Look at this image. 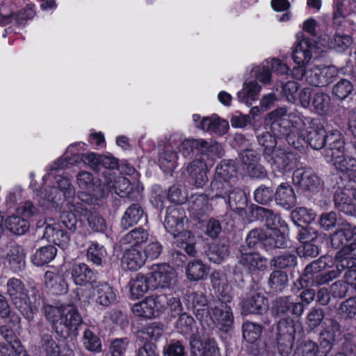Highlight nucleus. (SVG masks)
<instances>
[{
	"instance_id": "obj_49",
	"label": "nucleus",
	"mask_w": 356,
	"mask_h": 356,
	"mask_svg": "<svg viewBox=\"0 0 356 356\" xmlns=\"http://www.w3.org/2000/svg\"><path fill=\"white\" fill-rule=\"evenodd\" d=\"M205 144L203 139H186L179 146V151L184 158H191L195 152L200 154V147Z\"/></svg>"
},
{
	"instance_id": "obj_14",
	"label": "nucleus",
	"mask_w": 356,
	"mask_h": 356,
	"mask_svg": "<svg viewBox=\"0 0 356 356\" xmlns=\"http://www.w3.org/2000/svg\"><path fill=\"white\" fill-rule=\"evenodd\" d=\"M98 305L108 306L115 300V293L112 286L105 282H95L92 286V293L88 297Z\"/></svg>"
},
{
	"instance_id": "obj_36",
	"label": "nucleus",
	"mask_w": 356,
	"mask_h": 356,
	"mask_svg": "<svg viewBox=\"0 0 356 356\" xmlns=\"http://www.w3.org/2000/svg\"><path fill=\"white\" fill-rule=\"evenodd\" d=\"M227 204L232 211L238 213L243 211L248 205L245 193L239 188H232L228 193Z\"/></svg>"
},
{
	"instance_id": "obj_50",
	"label": "nucleus",
	"mask_w": 356,
	"mask_h": 356,
	"mask_svg": "<svg viewBox=\"0 0 356 356\" xmlns=\"http://www.w3.org/2000/svg\"><path fill=\"white\" fill-rule=\"evenodd\" d=\"M325 327L321 332L320 339L325 343V346H330L335 340L336 333L339 331V323L333 319H326Z\"/></svg>"
},
{
	"instance_id": "obj_16",
	"label": "nucleus",
	"mask_w": 356,
	"mask_h": 356,
	"mask_svg": "<svg viewBox=\"0 0 356 356\" xmlns=\"http://www.w3.org/2000/svg\"><path fill=\"white\" fill-rule=\"evenodd\" d=\"M316 51L315 42L309 39L303 38L293 50L292 58L298 65H305L310 61Z\"/></svg>"
},
{
	"instance_id": "obj_7",
	"label": "nucleus",
	"mask_w": 356,
	"mask_h": 356,
	"mask_svg": "<svg viewBox=\"0 0 356 356\" xmlns=\"http://www.w3.org/2000/svg\"><path fill=\"white\" fill-rule=\"evenodd\" d=\"M212 315L210 314L211 323L207 324L206 321H201L203 327L211 328L216 326L220 330L227 332L232 327L234 316L232 309L228 305L222 301H213L210 303Z\"/></svg>"
},
{
	"instance_id": "obj_6",
	"label": "nucleus",
	"mask_w": 356,
	"mask_h": 356,
	"mask_svg": "<svg viewBox=\"0 0 356 356\" xmlns=\"http://www.w3.org/2000/svg\"><path fill=\"white\" fill-rule=\"evenodd\" d=\"M350 72L351 70L347 67L338 68L334 65L323 67L315 66L307 70L306 81L312 86L325 87L332 83L339 75H346Z\"/></svg>"
},
{
	"instance_id": "obj_33",
	"label": "nucleus",
	"mask_w": 356,
	"mask_h": 356,
	"mask_svg": "<svg viewBox=\"0 0 356 356\" xmlns=\"http://www.w3.org/2000/svg\"><path fill=\"white\" fill-rule=\"evenodd\" d=\"M144 212L138 204H132L124 212L121 219V227L124 229L137 224L143 217Z\"/></svg>"
},
{
	"instance_id": "obj_27",
	"label": "nucleus",
	"mask_w": 356,
	"mask_h": 356,
	"mask_svg": "<svg viewBox=\"0 0 356 356\" xmlns=\"http://www.w3.org/2000/svg\"><path fill=\"white\" fill-rule=\"evenodd\" d=\"M175 274L173 268L168 270L163 268L153 272L149 277V283L152 289L169 287L175 280Z\"/></svg>"
},
{
	"instance_id": "obj_43",
	"label": "nucleus",
	"mask_w": 356,
	"mask_h": 356,
	"mask_svg": "<svg viewBox=\"0 0 356 356\" xmlns=\"http://www.w3.org/2000/svg\"><path fill=\"white\" fill-rule=\"evenodd\" d=\"M288 116L287 110L285 107H280L268 113V120L270 122V129L275 135L280 129L286 124L287 120L284 117Z\"/></svg>"
},
{
	"instance_id": "obj_19",
	"label": "nucleus",
	"mask_w": 356,
	"mask_h": 356,
	"mask_svg": "<svg viewBox=\"0 0 356 356\" xmlns=\"http://www.w3.org/2000/svg\"><path fill=\"white\" fill-rule=\"evenodd\" d=\"M312 269L305 268L303 275L294 283L298 290L310 285L325 284L336 277V272L334 271L323 275L320 272L314 273Z\"/></svg>"
},
{
	"instance_id": "obj_4",
	"label": "nucleus",
	"mask_w": 356,
	"mask_h": 356,
	"mask_svg": "<svg viewBox=\"0 0 356 356\" xmlns=\"http://www.w3.org/2000/svg\"><path fill=\"white\" fill-rule=\"evenodd\" d=\"M43 312L47 319L54 325L56 332H59L58 326L63 325L68 334L70 331H76L82 323L81 314L72 304L47 305L44 307Z\"/></svg>"
},
{
	"instance_id": "obj_47",
	"label": "nucleus",
	"mask_w": 356,
	"mask_h": 356,
	"mask_svg": "<svg viewBox=\"0 0 356 356\" xmlns=\"http://www.w3.org/2000/svg\"><path fill=\"white\" fill-rule=\"evenodd\" d=\"M147 232L144 229L137 228L124 235L121 238L120 243L122 245H129L131 247H134L147 241Z\"/></svg>"
},
{
	"instance_id": "obj_30",
	"label": "nucleus",
	"mask_w": 356,
	"mask_h": 356,
	"mask_svg": "<svg viewBox=\"0 0 356 356\" xmlns=\"http://www.w3.org/2000/svg\"><path fill=\"white\" fill-rule=\"evenodd\" d=\"M197 127L206 131H214L218 134L227 132L228 123L225 120H220L217 115L203 118Z\"/></svg>"
},
{
	"instance_id": "obj_13",
	"label": "nucleus",
	"mask_w": 356,
	"mask_h": 356,
	"mask_svg": "<svg viewBox=\"0 0 356 356\" xmlns=\"http://www.w3.org/2000/svg\"><path fill=\"white\" fill-rule=\"evenodd\" d=\"M188 304L194 309L196 318L201 321H206L207 324L211 323L210 310L207 305V299L202 293L193 292L186 297Z\"/></svg>"
},
{
	"instance_id": "obj_45",
	"label": "nucleus",
	"mask_w": 356,
	"mask_h": 356,
	"mask_svg": "<svg viewBox=\"0 0 356 356\" xmlns=\"http://www.w3.org/2000/svg\"><path fill=\"white\" fill-rule=\"evenodd\" d=\"M56 255V248L54 246H45L36 251L32 261L35 266L41 267L52 261Z\"/></svg>"
},
{
	"instance_id": "obj_37",
	"label": "nucleus",
	"mask_w": 356,
	"mask_h": 356,
	"mask_svg": "<svg viewBox=\"0 0 356 356\" xmlns=\"http://www.w3.org/2000/svg\"><path fill=\"white\" fill-rule=\"evenodd\" d=\"M288 230L270 231L266 232L264 238V247L266 248H284L287 243Z\"/></svg>"
},
{
	"instance_id": "obj_22",
	"label": "nucleus",
	"mask_w": 356,
	"mask_h": 356,
	"mask_svg": "<svg viewBox=\"0 0 356 356\" xmlns=\"http://www.w3.org/2000/svg\"><path fill=\"white\" fill-rule=\"evenodd\" d=\"M276 203L282 207L289 209L296 204V197L291 186L286 183L281 184L275 193Z\"/></svg>"
},
{
	"instance_id": "obj_59",
	"label": "nucleus",
	"mask_w": 356,
	"mask_h": 356,
	"mask_svg": "<svg viewBox=\"0 0 356 356\" xmlns=\"http://www.w3.org/2000/svg\"><path fill=\"white\" fill-rule=\"evenodd\" d=\"M273 267H294L298 265V258L295 254L285 252L271 259Z\"/></svg>"
},
{
	"instance_id": "obj_51",
	"label": "nucleus",
	"mask_w": 356,
	"mask_h": 356,
	"mask_svg": "<svg viewBox=\"0 0 356 356\" xmlns=\"http://www.w3.org/2000/svg\"><path fill=\"white\" fill-rule=\"evenodd\" d=\"M177 159V152L166 147L159 156V162L161 168L166 172L173 171L176 168Z\"/></svg>"
},
{
	"instance_id": "obj_61",
	"label": "nucleus",
	"mask_w": 356,
	"mask_h": 356,
	"mask_svg": "<svg viewBox=\"0 0 356 356\" xmlns=\"http://www.w3.org/2000/svg\"><path fill=\"white\" fill-rule=\"evenodd\" d=\"M89 227L96 232H104L106 230L107 224L105 219L97 212L91 211L87 217Z\"/></svg>"
},
{
	"instance_id": "obj_25",
	"label": "nucleus",
	"mask_w": 356,
	"mask_h": 356,
	"mask_svg": "<svg viewBox=\"0 0 356 356\" xmlns=\"http://www.w3.org/2000/svg\"><path fill=\"white\" fill-rule=\"evenodd\" d=\"M268 307V300L261 294L257 293L252 296L243 302L242 312L248 314H262Z\"/></svg>"
},
{
	"instance_id": "obj_48",
	"label": "nucleus",
	"mask_w": 356,
	"mask_h": 356,
	"mask_svg": "<svg viewBox=\"0 0 356 356\" xmlns=\"http://www.w3.org/2000/svg\"><path fill=\"white\" fill-rule=\"evenodd\" d=\"M106 251L104 246L99 245L96 242H92L87 250V259L92 264L100 266L103 264V261L106 259Z\"/></svg>"
},
{
	"instance_id": "obj_44",
	"label": "nucleus",
	"mask_w": 356,
	"mask_h": 356,
	"mask_svg": "<svg viewBox=\"0 0 356 356\" xmlns=\"http://www.w3.org/2000/svg\"><path fill=\"white\" fill-rule=\"evenodd\" d=\"M7 229L14 234L23 235L29 229L30 225L27 220L17 215L8 217L6 220Z\"/></svg>"
},
{
	"instance_id": "obj_56",
	"label": "nucleus",
	"mask_w": 356,
	"mask_h": 356,
	"mask_svg": "<svg viewBox=\"0 0 356 356\" xmlns=\"http://www.w3.org/2000/svg\"><path fill=\"white\" fill-rule=\"evenodd\" d=\"M261 332L262 327L258 324L246 322L243 325V337L249 343L255 342L259 339Z\"/></svg>"
},
{
	"instance_id": "obj_53",
	"label": "nucleus",
	"mask_w": 356,
	"mask_h": 356,
	"mask_svg": "<svg viewBox=\"0 0 356 356\" xmlns=\"http://www.w3.org/2000/svg\"><path fill=\"white\" fill-rule=\"evenodd\" d=\"M143 265L144 261L139 251L135 249L125 250L121 259L122 267H142Z\"/></svg>"
},
{
	"instance_id": "obj_28",
	"label": "nucleus",
	"mask_w": 356,
	"mask_h": 356,
	"mask_svg": "<svg viewBox=\"0 0 356 356\" xmlns=\"http://www.w3.org/2000/svg\"><path fill=\"white\" fill-rule=\"evenodd\" d=\"M151 289L149 277L138 275L129 282V293L133 300L142 298Z\"/></svg>"
},
{
	"instance_id": "obj_55",
	"label": "nucleus",
	"mask_w": 356,
	"mask_h": 356,
	"mask_svg": "<svg viewBox=\"0 0 356 356\" xmlns=\"http://www.w3.org/2000/svg\"><path fill=\"white\" fill-rule=\"evenodd\" d=\"M252 72L255 79L263 84H270L272 79V72L269 60L262 65L254 67Z\"/></svg>"
},
{
	"instance_id": "obj_41",
	"label": "nucleus",
	"mask_w": 356,
	"mask_h": 356,
	"mask_svg": "<svg viewBox=\"0 0 356 356\" xmlns=\"http://www.w3.org/2000/svg\"><path fill=\"white\" fill-rule=\"evenodd\" d=\"M334 204L340 212L351 216L356 215V206L345 193H336L334 195Z\"/></svg>"
},
{
	"instance_id": "obj_11",
	"label": "nucleus",
	"mask_w": 356,
	"mask_h": 356,
	"mask_svg": "<svg viewBox=\"0 0 356 356\" xmlns=\"http://www.w3.org/2000/svg\"><path fill=\"white\" fill-rule=\"evenodd\" d=\"M293 182L300 189L316 193L322 188V182L317 175L310 168H299L293 174Z\"/></svg>"
},
{
	"instance_id": "obj_9",
	"label": "nucleus",
	"mask_w": 356,
	"mask_h": 356,
	"mask_svg": "<svg viewBox=\"0 0 356 356\" xmlns=\"http://www.w3.org/2000/svg\"><path fill=\"white\" fill-rule=\"evenodd\" d=\"M324 156L334 167L337 162L344 161L350 158L345 155L346 147L343 136L337 130L330 131L324 147Z\"/></svg>"
},
{
	"instance_id": "obj_18",
	"label": "nucleus",
	"mask_w": 356,
	"mask_h": 356,
	"mask_svg": "<svg viewBox=\"0 0 356 356\" xmlns=\"http://www.w3.org/2000/svg\"><path fill=\"white\" fill-rule=\"evenodd\" d=\"M186 171L197 188L203 187L208 181L207 167L202 158H196L190 162L186 167Z\"/></svg>"
},
{
	"instance_id": "obj_1",
	"label": "nucleus",
	"mask_w": 356,
	"mask_h": 356,
	"mask_svg": "<svg viewBox=\"0 0 356 356\" xmlns=\"http://www.w3.org/2000/svg\"><path fill=\"white\" fill-rule=\"evenodd\" d=\"M331 244L340 248L335 256L336 267H356V226L345 224L332 234Z\"/></svg>"
},
{
	"instance_id": "obj_40",
	"label": "nucleus",
	"mask_w": 356,
	"mask_h": 356,
	"mask_svg": "<svg viewBox=\"0 0 356 356\" xmlns=\"http://www.w3.org/2000/svg\"><path fill=\"white\" fill-rule=\"evenodd\" d=\"M233 184L231 181L215 177L211 183L207 195L211 199L225 197L232 188Z\"/></svg>"
},
{
	"instance_id": "obj_64",
	"label": "nucleus",
	"mask_w": 356,
	"mask_h": 356,
	"mask_svg": "<svg viewBox=\"0 0 356 356\" xmlns=\"http://www.w3.org/2000/svg\"><path fill=\"white\" fill-rule=\"evenodd\" d=\"M42 349L48 356H59L60 347L52 336L44 334L42 338Z\"/></svg>"
},
{
	"instance_id": "obj_62",
	"label": "nucleus",
	"mask_w": 356,
	"mask_h": 356,
	"mask_svg": "<svg viewBox=\"0 0 356 356\" xmlns=\"http://www.w3.org/2000/svg\"><path fill=\"white\" fill-rule=\"evenodd\" d=\"M330 97L325 92H318L314 94L312 99V105L318 113H325L329 108Z\"/></svg>"
},
{
	"instance_id": "obj_10",
	"label": "nucleus",
	"mask_w": 356,
	"mask_h": 356,
	"mask_svg": "<svg viewBox=\"0 0 356 356\" xmlns=\"http://www.w3.org/2000/svg\"><path fill=\"white\" fill-rule=\"evenodd\" d=\"M277 348L282 356H287L294 344L296 328L290 318L281 319L277 323Z\"/></svg>"
},
{
	"instance_id": "obj_42",
	"label": "nucleus",
	"mask_w": 356,
	"mask_h": 356,
	"mask_svg": "<svg viewBox=\"0 0 356 356\" xmlns=\"http://www.w3.org/2000/svg\"><path fill=\"white\" fill-rule=\"evenodd\" d=\"M276 136L279 135H275L273 132L265 131H262L257 135V140L261 147H264V156L266 159H268V156L275 150V148L277 145Z\"/></svg>"
},
{
	"instance_id": "obj_17",
	"label": "nucleus",
	"mask_w": 356,
	"mask_h": 356,
	"mask_svg": "<svg viewBox=\"0 0 356 356\" xmlns=\"http://www.w3.org/2000/svg\"><path fill=\"white\" fill-rule=\"evenodd\" d=\"M190 346L193 356H220L216 342L213 339L202 341L193 334L190 339Z\"/></svg>"
},
{
	"instance_id": "obj_5",
	"label": "nucleus",
	"mask_w": 356,
	"mask_h": 356,
	"mask_svg": "<svg viewBox=\"0 0 356 356\" xmlns=\"http://www.w3.org/2000/svg\"><path fill=\"white\" fill-rule=\"evenodd\" d=\"M311 120L305 118L298 111L288 114L287 124L284 125L277 132L280 136H286L288 143L295 149H300L305 147L306 131L309 129L307 125L311 122Z\"/></svg>"
},
{
	"instance_id": "obj_8",
	"label": "nucleus",
	"mask_w": 356,
	"mask_h": 356,
	"mask_svg": "<svg viewBox=\"0 0 356 356\" xmlns=\"http://www.w3.org/2000/svg\"><path fill=\"white\" fill-rule=\"evenodd\" d=\"M167 296L165 295L151 296L143 300L135 303L132 307V312L136 316L152 318L159 316L165 309Z\"/></svg>"
},
{
	"instance_id": "obj_34",
	"label": "nucleus",
	"mask_w": 356,
	"mask_h": 356,
	"mask_svg": "<svg viewBox=\"0 0 356 356\" xmlns=\"http://www.w3.org/2000/svg\"><path fill=\"white\" fill-rule=\"evenodd\" d=\"M328 132L323 128H312L306 131V142L314 149H321L325 147Z\"/></svg>"
},
{
	"instance_id": "obj_54",
	"label": "nucleus",
	"mask_w": 356,
	"mask_h": 356,
	"mask_svg": "<svg viewBox=\"0 0 356 356\" xmlns=\"http://www.w3.org/2000/svg\"><path fill=\"white\" fill-rule=\"evenodd\" d=\"M352 83L346 79H341L332 88V92L334 97L339 100H344L353 92Z\"/></svg>"
},
{
	"instance_id": "obj_35",
	"label": "nucleus",
	"mask_w": 356,
	"mask_h": 356,
	"mask_svg": "<svg viewBox=\"0 0 356 356\" xmlns=\"http://www.w3.org/2000/svg\"><path fill=\"white\" fill-rule=\"evenodd\" d=\"M87 195L84 193H81L77 197H72V200L68 202L67 204V209L70 212L73 213L76 217H87L91 212L88 205L85 203L88 200V198H84Z\"/></svg>"
},
{
	"instance_id": "obj_24",
	"label": "nucleus",
	"mask_w": 356,
	"mask_h": 356,
	"mask_svg": "<svg viewBox=\"0 0 356 356\" xmlns=\"http://www.w3.org/2000/svg\"><path fill=\"white\" fill-rule=\"evenodd\" d=\"M257 213L262 217L265 222V225L268 229L267 232L275 230H288V226L286 222L277 214L275 213L272 210L259 207Z\"/></svg>"
},
{
	"instance_id": "obj_38",
	"label": "nucleus",
	"mask_w": 356,
	"mask_h": 356,
	"mask_svg": "<svg viewBox=\"0 0 356 356\" xmlns=\"http://www.w3.org/2000/svg\"><path fill=\"white\" fill-rule=\"evenodd\" d=\"M82 343L88 351L99 353L102 351V341L93 328L87 327L83 332Z\"/></svg>"
},
{
	"instance_id": "obj_3",
	"label": "nucleus",
	"mask_w": 356,
	"mask_h": 356,
	"mask_svg": "<svg viewBox=\"0 0 356 356\" xmlns=\"http://www.w3.org/2000/svg\"><path fill=\"white\" fill-rule=\"evenodd\" d=\"M7 292L22 316L32 321L37 310L36 302L39 300L38 291L34 287L25 290L21 280L11 278L7 282Z\"/></svg>"
},
{
	"instance_id": "obj_20",
	"label": "nucleus",
	"mask_w": 356,
	"mask_h": 356,
	"mask_svg": "<svg viewBox=\"0 0 356 356\" xmlns=\"http://www.w3.org/2000/svg\"><path fill=\"white\" fill-rule=\"evenodd\" d=\"M0 332L8 343V345L0 344V353L2 355H6L8 351L13 353L15 350L18 356H29L11 328L8 325H3L1 327Z\"/></svg>"
},
{
	"instance_id": "obj_23",
	"label": "nucleus",
	"mask_w": 356,
	"mask_h": 356,
	"mask_svg": "<svg viewBox=\"0 0 356 356\" xmlns=\"http://www.w3.org/2000/svg\"><path fill=\"white\" fill-rule=\"evenodd\" d=\"M44 281L47 287L55 294H63L67 291V284L63 274L58 269L46 272Z\"/></svg>"
},
{
	"instance_id": "obj_46",
	"label": "nucleus",
	"mask_w": 356,
	"mask_h": 356,
	"mask_svg": "<svg viewBox=\"0 0 356 356\" xmlns=\"http://www.w3.org/2000/svg\"><path fill=\"white\" fill-rule=\"evenodd\" d=\"M239 264L246 267H266L268 259L258 252H250L241 254Z\"/></svg>"
},
{
	"instance_id": "obj_57",
	"label": "nucleus",
	"mask_w": 356,
	"mask_h": 356,
	"mask_svg": "<svg viewBox=\"0 0 356 356\" xmlns=\"http://www.w3.org/2000/svg\"><path fill=\"white\" fill-rule=\"evenodd\" d=\"M3 265L10 267H22L25 265L24 254L19 251L18 247L12 248L4 259Z\"/></svg>"
},
{
	"instance_id": "obj_32",
	"label": "nucleus",
	"mask_w": 356,
	"mask_h": 356,
	"mask_svg": "<svg viewBox=\"0 0 356 356\" xmlns=\"http://www.w3.org/2000/svg\"><path fill=\"white\" fill-rule=\"evenodd\" d=\"M261 90V86L255 81L245 82L243 88L238 92V99L241 102L250 105L251 102L257 99Z\"/></svg>"
},
{
	"instance_id": "obj_21",
	"label": "nucleus",
	"mask_w": 356,
	"mask_h": 356,
	"mask_svg": "<svg viewBox=\"0 0 356 356\" xmlns=\"http://www.w3.org/2000/svg\"><path fill=\"white\" fill-rule=\"evenodd\" d=\"M44 237L63 250L68 247L70 241L68 234L56 224H47L44 231Z\"/></svg>"
},
{
	"instance_id": "obj_12",
	"label": "nucleus",
	"mask_w": 356,
	"mask_h": 356,
	"mask_svg": "<svg viewBox=\"0 0 356 356\" xmlns=\"http://www.w3.org/2000/svg\"><path fill=\"white\" fill-rule=\"evenodd\" d=\"M273 168L280 172H285L291 170L296 164L297 155L284 149L277 148L268 156Z\"/></svg>"
},
{
	"instance_id": "obj_63",
	"label": "nucleus",
	"mask_w": 356,
	"mask_h": 356,
	"mask_svg": "<svg viewBox=\"0 0 356 356\" xmlns=\"http://www.w3.org/2000/svg\"><path fill=\"white\" fill-rule=\"evenodd\" d=\"M275 193L271 188L261 186L255 190L254 198L257 203L266 204L273 200Z\"/></svg>"
},
{
	"instance_id": "obj_52",
	"label": "nucleus",
	"mask_w": 356,
	"mask_h": 356,
	"mask_svg": "<svg viewBox=\"0 0 356 356\" xmlns=\"http://www.w3.org/2000/svg\"><path fill=\"white\" fill-rule=\"evenodd\" d=\"M72 277L76 285H85L91 283L92 285L95 274L91 268H73Z\"/></svg>"
},
{
	"instance_id": "obj_15",
	"label": "nucleus",
	"mask_w": 356,
	"mask_h": 356,
	"mask_svg": "<svg viewBox=\"0 0 356 356\" xmlns=\"http://www.w3.org/2000/svg\"><path fill=\"white\" fill-rule=\"evenodd\" d=\"M33 6L27 5L17 14L13 15L10 8L5 5H0V24H6L14 19L17 24H23L35 16Z\"/></svg>"
},
{
	"instance_id": "obj_58",
	"label": "nucleus",
	"mask_w": 356,
	"mask_h": 356,
	"mask_svg": "<svg viewBox=\"0 0 356 356\" xmlns=\"http://www.w3.org/2000/svg\"><path fill=\"white\" fill-rule=\"evenodd\" d=\"M38 195L43 201L42 202L43 204L46 202L58 204L63 199L61 192L56 187L44 188L38 192Z\"/></svg>"
},
{
	"instance_id": "obj_29",
	"label": "nucleus",
	"mask_w": 356,
	"mask_h": 356,
	"mask_svg": "<svg viewBox=\"0 0 356 356\" xmlns=\"http://www.w3.org/2000/svg\"><path fill=\"white\" fill-rule=\"evenodd\" d=\"M337 162L335 168L341 172L348 178L347 187L356 191V160L348 158L344 161Z\"/></svg>"
},
{
	"instance_id": "obj_31",
	"label": "nucleus",
	"mask_w": 356,
	"mask_h": 356,
	"mask_svg": "<svg viewBox=\"0 0 356 356\" xmlns=\"http://www.w3.org/2000/svg\"><path fill=\"white\" fill-rule=\"evenodd\" d=\"M275 311L277 315L285 314L291 311L292 314L300 316L304 312V306L300 302H291L288 297H281L275 300Z\"/></svg>"
},
{
	"instance_id": "obj_39",
	"label": "nucleus",
	"mask_w": 356,
	"mask_h": 356,
	"mask_svg": "<svg viewBox=\"0 0 356 356\" xmlns=\"http://www.w3.org/2000/svg\"><path fill=\"white\" fill-rule=\"evenodd\" d=\"M236 171L235 162L233 160H224L216 166L215 177L234 184L236 179L234 175Z\"/></svg>"
},
{
	"instance_id": "obj_2",
	"label": "nucleus",
	"mask_w": 356,
	"mask_h": 356,
	"mask_svg": "<svg viewBox=\"0 0 356 356\" xmlns=\"http://www.w3.org/2000/svg\"><path fill=\"white\" fill-rule=\"evenodd\" d=\"M185 211L179 206L168 207L164 221V227L168 232L177 238L178 246L191 255L195 256V238L191 232L184 229Z\"/></svg>"
},
{
	"instance_id": "obj_26",
	"label": "nucleus",
	"mask_w": 356,
	"mask_h": 356,
	"mask_svg": "<svg viewBox=\"0 0 356 356\" xmlns=\"http://www.w3.org/2000/svg\"><path fill=\"white\" fill-rule=\"evenodd\" d=\"M211 282L216 293L218 296V299L216 301H222L227 305L230 302L232 298V287L226 279L223 276L219 277L218 273H213L211 276Z\"/></svg>"
},
{
	"instance_id": "obj_60",
	"label": "nucleus",
	"mask_w": 356,
	"mask_h": 356,
	"mask_svg": "<svg viewBox=\"0 0 356 356\" xmlns=\"http://www.w3.org/2000/svg\"><path fill=\"white\" fill-rule=\"evenodd\" d=\"M288 275L286 273L280 270H274L269 279V284L270 287L275 291H281L286 285L288 282Z\"/></svg>"
}]
</instances>
